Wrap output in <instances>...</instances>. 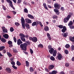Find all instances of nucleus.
<instances>
[{"label":"nucleus","instance_id":"nucleus-53","mask_svg":"<svg viewBox=\"0 0 74 74\" xmlns=\"http://www.w3.org/2000/svg\"><path fill=\"white\" fill-rule=\"evenodd\" d=\"M48 49H51V48H52V46H51V45H49V46H48Z\"/></svg>","mask_w":74,"mask_h":74},{"label":"nucleus","instance_id":"nucleus-31","mask_svg":"<svg viewBox=\"0 0 74 74\" xmlns=\"http://www.w3.org/2000/svg\"><path fill=\"white\" fill-rule=\"evenodd\" d=\"M38 47L39 48H42L43 47V46L42 45L40 44L38 45Z\"/></svg>","mask_w":74,"mask_h":74},{"label":"nucleus","instance_id":"nucleus-5","mask_svg":"<svg viewBox=\"0 0 74 74\" xmlns=\"http://www.w3.org/2000/svg\"><path fill=\"white\" fill-rule=\"evenodd\" d=\"M19 36H21L23 37L27 38V39L29 38V35H25L22 33H21L19 34Z\"/></svg>","mask_w":74,"mask_h":74},{"label":"nucleus","instance_id":"nucleus-9","mask_svg":"<svg viewBox=\"0 0 74 74\" xmlns=\"http://www.w3.org/2000/svg\"><path fill=\"white\" fill-rule=\"evenodd\" d=\"M23 43V42L21 39H19L17 40V44L18 45H20L21 44H22Z\"/></svg>","mask_w":74,"mask_h":74},{"label":"nucleus","instance_id":"nucleus-1","mask_svg":"<svg viewBox=\"0 0 74 74\" xmlns=\"http://www.w3.org/2000/svg\"><path fill=\"white\" fill-rule=\"evenodd\" d=\"M27 45V44L24 43V44H21L20 45V47L22 50L24 51H26V46Z\"/></svg>","mask_w":74,"mask_h":74},{"label":"nucleus","instance_id":"nucleus-46","mask_svg":"<svg viewBox=\"0 0 74 74\" xmlns=\"http://www.w3.org/2000/svg\"><path fill=\"white\" fill-rule=\"evenodd\" d=\"M64 52L66 54H68L69 53V51L67 50H65L64 51Z\"/></svg>","mask_w":74,"mask_h":74},{"label":"nucleus","instance_id":"nucleus-17","mask_svg":"<svg viewBox=\"0 0 74 74\" xmlns=\"http://www.w3.org/2000/svg\"><path fill=\"white\" fill-rule=\"evenodd\" d=\"M54 49L53 48H51V49L50 50H49V52L51 54H52L53 53V51H54Z\"/></svg>","mask_w":74,"mask_h":74},{"label":"nucleus","instance_id":"nucleus-7","mask_svg":"<svg viewBox=\"0 0 74 74\" xmlns=\"http://www.w3.org/2000/svg\"><path fill=\"white\" fill-rule=\"evenodd\" d=\"M25 21L28 23H32V20L28 18H25Z\"/></svg>","mask_w":74,"mask_h":74},{"label":"nucleus","instance_id":"nucleus-16","mask_svg":"<svg viewBox=\"0 0 74 74\" xmlns=\"http://www.w3.org/2000/svg\"><path fill=\"white\" fill-rule=\"evenodd\" d=\"M58 73V71H56L54 70L52 72H49V74H56Z\"/></svg>","mask_w":74,"mask_h":74},{"label":"nucleus","instance_id":"nucleus-3","mask_svg":"<svg viewBox=\"0 0 74 74\" xmlns=\"http://www.w3.org/2000/svg\"><path fill=\"white\" fill-rule=\"evenodd\" d=\"M6 1L8 3L9 5H10L11 7L13 8V10H15V8L13 6V4H12V2L10 0H6Z\"/></svg>","mask_w":74,"mask_h":74},{"label":"nucleus","instance_id":"nucleus-4","mask_svg":"<svg viewBox=\"0 0 74 74\" xmlns=\"http://www.w3.org/2000/svg\"><path fill=\"white\" fill-rule=\"evenodd\" d=\"M71 17V15L69 14L68 15L67 17H66L64 18V22H65V23H67V22L69 20V19L70 18V17Z\"/></svg>","mask_w":74,"mask_h":74},{"label":"nucleus","instance_id":"nucleus-56","mask_svg":"<svg viewBox=\"0 0 74 74\" xmlns=\"http://www.w3.org/2000/svg\"><path fill=\"white\" fill-rule=\"evenodd\" d=\"M69 27H70V29H74V26H72L71 25Z\"/></svg>","mask_w":74,"mask_h":74},{"label":"nucleus","instance_id":"nucleus-34","mask_svg":"<svg viewBox=\"0 0 74 74\" xmlns=\"http://www.w3.org/2000/svg\"><path fill=\"white\" fill-rule=\"evenodd\" d=\"M57 26L59 27L60 29H62L63 28V25H57Z\"/></svg>","mask_w":74,"mask_h":74},{"label":"nucleus","instance_id":"nucleus-63","mask_svg":"<svg viewBox=\"0 0 74 74\" xmlns=\"http://www.w3.org/2000/svg\"><path fill=\"white\" fill-rule=\"evenodd\" d=\"M47 6L48 7V8H52V7L50 6L49 5H48Z\"/></svg>","mask_w":74,"mask_h":74},{"label":"nucleus","instance_id":"nucleus-14","mask_svg":"<svg viewBox=\"0 0 74 74\" xmlns=\"http://www.w3.org/2000/svg\"><path fill=\"white\" fill-rule=\"evenodd\" d=\"M3 37L5 38H6V39H7V38H8V37H9V36H8V35L7 34H5L4 35H3Z\"/></svg>","mask_w":74,"mask_h":74},{"label":"nucleus","instance_id":"nucleus-25","mask_svg":"<svg viewBox=\"0 0 74 74\" xmlns=\"http://www.w3.org/2000/svg\"><path fill=\"white\" fill-rule=\"evenodd\" d=\"M28 16L29 18H30V19H34V17L31 14H28Z\"/></svg>","mask_w":74,"mask_h":74},{"label":"nucleus","instance_id":"nucleus-10","mask_svg":"<svg viewBox=\"0 0 74 74\" xmlns=\"http://www.w3.org/2000/svg\"><path fill=\"white\" fill-rule=\"evenodd\" d=\"M8 44L9 45H10L9 46V47H12L13 45H12V42L10 40H9L8 42Z\"/></svg>","mask_w":74,"mask_h":74},{"label":"nucleus","instance_id":"nucleus-48","mask_svg":"<svg viewBox=\"0 0 74 74\" xmlns=\"http://www.w3.org/2000/svg\"><path fill=\"white\" fill-rule=\"evenodd\" d=\"M60 10L61 11H64V7H62L61 8Z\"/></svg>","mask_w":74,"mask_h":74},{"label":"nucleus","instance_id":"nucleus-28","mask_svg":"<svg viewBox=\"0 0 74 74\" xmlns=\"http://www.w3.org/2000/svg\"><path fill=\"white\" fill-rule=\"evenodd\" d=\"M1 41L3 42H5L6 40L5 39L3 38H2L1 39Z\"/></svg>","mask_w":74,"mask_h":74},{"label":"nucleus","instance_id":"nucleus-35","mask_svg":"<svg viewBox=\"0 0 74 74\" xmlns=\"http://www.w3.org/2000/svg\"><path fill=\"white\" fill-rule=\"evenodd\" d=\"M37 24V23L36 22H34L33 23H32V26H36V24Z\"/></svg>","mask_w":74,"mask_h":74},{"label":"nucleus","instance_id":"nucleus-38","mask_svg":"<svg viewBox=\"0 0 74 74\" xmlns=\"http://www.w3.org/2000/svg\"><path fill=\"white\" fill-rule=\"evenodd\" d=\"M10 30L11 32H14V28H13V27H11L10 28Z\"/></svg>","mask_w":74,"mask_h":74},{"label":"nucleus","instance_id":"nucleus-58","mask_svg":"<svg viewBox=\"0 0 74 74\" xmlns=\"http://www.w3.org/2000/svg\"><path fill=\"white\" fill-rule=\"evenodd\" d=\"M18 2H17V3L19 4V3H21V0H18Z\"/></svg>","mask_w":74,"mask_h":74},{"label":"nucleus","instance_id":"nucleus-57","mask_svg":"<svg viewBox=\"0 0 74 74\" xmlns=\"http://www.w3.org/2000/svg\"><path fill=\"white\" fill-rule=\"evenodd\" d=\"M29 40H31L32 41L33 40V38L31 37H29Z\"/></svg>","mask_w":74,"mask_h":74},{"label":"nucleus","instance_id":"nucleus-27","mask_svg":"<svg viewBox=\"0 0 74 74\" xmlns=\"http://www.w3.org/2000/svg\"><path fill=\"white\" fill-rule=\"evenodd\" d=\"M29 71L30 72H33L34 71V69L32 67H30L29 68Z\"/></svg>","mask_w":74,"mask_h":74},{"label":"nucleus","instance_id":"nucleus-55","mask_svg":"<svg viewBox=\"0 0 74 74\" xmlns=\"http://www.w3.org/2000/svg\"><path fill=\"white\" fill-rule=\"evenodd\" d=\"M39 23L40 26H41V27H43V25H42L41 22H39Z\"/></svg>","mask_w":74,"mask_h":74},{"label":"nucleus","instance_id":"nucleus-62","mask_svg":"<svg viewBox=\"0 0 74 74\" xmlns=\"http://www.w3.org/2000/svg\"><path fill=\"white\" fill-rule=\"evenodd\" d=\"M6 17L7 18H8V19H10V18H11V16H6Z\"/></svg>","mask_w":74,"mask_h":74},{"label":"nucleus","instance_id":"nucleus-19","mask_svg":"<svg viewBox=\"0 0 74 74\" xmlns=\"http://www.w3.org/2000/svg\"><path fill=\"white\" fill-rule=\"evenodd\" d=\"M25 26L27 28V29H30V25H29V24H27V23H26L25 24Z\"/></svg>","mask_w":74,"mask_h":74},{"label":"nucleus","instance_id":"nucleus-36","mask_svg":"<svg viewBox=\"0 0 74 74\" xmlns=\"http://www.w3.org/2000/svg\"><path fill=\"white\" fill-rule=\"evenodd\" d=\"M73 24V21H70L68 24V26H71Z\"/></svg>","mask_w":74,"mask_h":74},{"label":"nucleus","instance_id":"nucleus-24","mask_svg":"<svg viewBox=\"0 0 74 74\" xmlns=\"http://www.w3.org/2000/svg\"><path fill=\"white\" fill-rule=\"evenodd\" d=\"M47 37H48V38L49 40H51V36H50V34H49V33H47Z\"/></svg>","mask_w":74,"mask_h":74},{"label":"nucleus","instance_id":"nucleus-61","mask_svg":"<svg viewBox=\"0 0 74 74\" xmlns=\"http://www.w3.org/2000/svg\"><path fill=\"white\" fill-rule=\"evenodd\" d=\"M6 52V51L5 49H4L3 50V53H5Z\"/></svg>","mask_w":74,"mask_h":74},{"label":"nucleus","instance_id":"nucleus-44","mask_svg":"<svg viewBox=\"0 0 74 74\" xmlns=\"http://www.w3.org/2000/svg\"><path fill=\"white\" fill-rule=\"evenodd\" d=\"M25 12L26 13H28V10H27V9L26 8H25L24 10Z\"/></svg>","mask_w":74,"mask_h":74},{"label":"nucleus","instance_id":"nucleus-43","mask_svg":"<svg viewBox=\"0 0 74 74\" xmlns=\"http://www.w3.org/2000/svg\"><path fill=\"white\" fill-rule=\"evenodd\" d=\"M12 67L13 69H15V70H17V67L15 66L14 65H12Z\"/></svg>","mask_w":74,"mask_h":74},{"label":"nucleus","instance_id":"nucleus-15","mask_svg":"<svg viewBox=\"0 0 74 74\" xmlns=\"http://www.w3.org/2000/svg\"><path fill=\"white\" fill-rule=\"evenodd\" d=\"M21 22L22 24H25V19L23 18V17H22L21 19Z\"/></svg>","mask_w":74,"mask_h":74},{"label":"nucleus","instance_id":"nucleus-54","mask_svg":"<svg viewBox=\"0 0 74 74\" xmlns=\"http://www.w3.org/2000/svg\"><path fill=\"white\" fill-rule=\"evenodd\" d=\"M51 3V0H47V3L48 4H50Z\"/></svg>","mask_w":74,"mask_h":74},{"label":"nucleus","instance_id":"nucleus-21","mask_svg":"<svg viewBox=\"0 0 74 74\" xmlns=\"http://www.w3.org/2000/svg\"><path fill=\"white\" fill-rule=\"evenodd\" d=\"M20 38L22 41L23 42H25V41H26V39L25 38L21 36H20Z\"/></svg>","mask_w":74,"mask_h":74},{"label":"nucleus","instance_id":"nucleus-8","mask_svg":"<svg viewBox=\"0 0 74 74\" xmlns=\"http://www.w3.org/2000/svg\"><path fill=\"white\" fill-rule=\"evenodd\" d=\"M57 57L59 60H61V59L62 58V55L61 54L59 53L58 54V55Z\"/></svg>","mask_w":74,"mask_h":74},{"label":"nucleus","instance_id":"nucleus-2","mask_svg":"<svg viewBox=\"0 0 74 74\" xmlns=\"http://www.w3.org/2000/svg\"><path fill=\"white\" fill-rule=\"evenodd\" d=\"M60 5L58 4V3H56L54 4V7L56 9L59 10L60 8Z\"/></svg>","mask_w":74,"mask_h":74},{"label":"nucleus","instance_id":"nucleus-29","mask_svg":"<svg viewBox=\"0 0 74 74\" xmlns=\"http://www.w3.org/2000/svg\"><path fill=\"white\" fill-rule=\"evenodd\" d=\"M25 63L27 67H29V62L27 61H25Z\"/></svg>","mask_w":74,"mask_h":74},{"label":"nucleus","instance_id":"nucleus-23","mask_svg":"<svg viewBox=\"0 0 74 74\" xmlns=\"http://www.w3.org/2000/svg\"><path fill=\"white\" fill-rule=\"evenodd\" d=\"M6 71L8 73H10L11 72V69L9 68L6 69Z\"/></svg>","mask_w":74,"mask_h":74},{"label":"nucleus","instance_id":"nucleus-60","mask_svg":"<svg viewBox=\"0 0 74 74\" xmlns=\"http://www.w3.org/2000/svg\"><path fill=\"white\" fill-rule=\"evenodd\" d=\"M60 74H65V73H64V72L62 71L61 72Z\"/></svg>","mask_w":74,"mask_h":74},{"label":"nucleus","instance_id":"nucleus-59","mask_svg":"<svg viewBox=\"0 0 74 74\" xmlns=\"http://www.w3.org/2000/svg\"><path fill=\"white\" fill-rule=\"evenodd\" d=\"M12 12H13L14 14H16V12L14 11H12Z\"/></svg>","mask_w":74,"mask_h":74},{"label":"nucleus","instance_id":"nucleus-26","mask_svg":"<svg viewBox=\"0 0 74 74\" xmlns=\"http://www.w3.org/2000/svg\"><path fill=\"white\" fill-rule=\"evenodd\" d=\"M44 29L45 31H48L49 30V27H48V26H46L45 27Z\"/></svg>","mask_w":74,"mask_h":74},{"label":"nucleus","instance_id":"nucleus-37","mask_svg":"<svg viewBox=\"0 0 74 74\" xmlns=\"http://www.w3.org/2000/svg\"><path fill=\"white\" fill-rule=\"evenodd\" d=\"M16 64L18 66H21V63L19 61H17V62Z\"/></svg>","mask_w":74,"mask_h":74},{"label":"nucleus","instance_id":"nucleus-42","mask_svg":"<svg viewBox=\"0 0 74 74\" xmlns=\"http://www.w3.org/2000/svg\"><path fill=\"white\" fill-rule=\"evenodd\" d=\"M71 50L72 51H74V45H72L71 46Z\"/></svg>","mask_w":74,"mask_h":74},{"label":"nucleus","instance_id":"nucleus-20","mask_svg":"<svg viewBox=\"0 0 74 74\" xmlns=\"http://www.w3.org/2000/svg\"><path fill=\"white\" fill-rule=\"evenodd\" d=\"M54 65H51L49 66V70H52V69H53V68H54Z\"/></svg>","mask_w":74,"mask_h":74},{"label":"nucleus","instance_id":"nucleus-33","mask_svg":"<svg viewBox=\"0 0 74 74\" xmlns=\"http://www.w3.org/2000/svg\"><path fill=\"white\" fill-rule=\"evenodd\" d=\"M50 59L51 60H53V61L55 60V58L53 57V56H51L50 58Z\"/></svg>","mask_w":74,"mask_h":74},{"label":"nucleus","instance_id":"nucleus-6","mask_svg":"<svg viewBox=\"0 0 74 74\" xmlns=\"http://www.w3.org/2000/svg\"><path fill=\"white\" fill-rule=\"evenodd\" d=\"M2 29L3 32H4V33H6L8 32V30L5 27H2Z\"/></svg>","mask_w":74,"mask_h":74},{"label":"nucleus","instance_id":"nucleus-18","mask_svg":"<svg viewBox=\"0 0 74 74\" xmlns=\"http://www.w3.org/2000/svg\"><path fill=\"white\" fill-rule=\"evenodd\" d=\"M53 53V56H56V54L57 53V51H56V50H54Z\"/></svg>","mask_w":74,"mask_h":74},{"label":"nucleus","instance_id":"nucleus-47","mask_svg":"<svg viewBox=\"0 0 74 74\" xmlns=\"http://www.w3.org/2000/svg\"><path fill=\"white\" fill-rule=\"evenodd\" d=\"M30 51L31 53V54H33V51L32 49H30Z\"/></svg>","mask_w":74,"mask_h":74},{"label":"nucleus","instance_id":"nucleus-52","mask_svg":"<svg viewBox=\"0 0 74 74\" xmlns=\"http://www.w3.org/2000/svg\"><path fill=\"white\" fill-rule=\"evenodd\" d=\"M22 27L23 29H25V24H22Z\"/></svg>","mask_w":74,"mask_h":74},{"label":"nucleus","instance_id":"nucleus-51","mask_svg":"<svg viewBox=\"0 0 74 74\" xmlns=\"http://www.w3.org/2000/svg\"><path fill=\"white\" fill-rule=\"evenodd\" d=\"M58 18V16H53L52 18L53 19H55Z\"/></svg>","mask_w":74,"mask_h":74},{"label":"nucleus","instance_id":"nucleus-50","mask_svg":"<svg viewBox=\"0 0 74 74\" xmlns=\"http://www.w3.org/2000/svg\"><path fill=\"white\" fill-rule=\"evenodd\" d=\"M15 25L16 26H19V23H18L16 22L15 23Z\"/></svg>","mask_w":74,"mask_h":74},{"label":"nucleus","instance_id":"nucleus-32","mask_svg":"<svg viewBox=\"0 0 74 74\" xmlns=\"http://www.w3.org/2000/svg\"><path fill=\"white\" fill-rule=\"evenodd\" d=\"M7 54L8 55V56H9V57H11L12 56V54L10 53V52H7Z\"/></svg>","mask_w":74,"mask_h":74},{"label":"nucleus","instance_id":"nucleus-41","mask_svg":"<svg viewBox=\"0 0 74 74\" xmlns=\"http://www.w3.org/2000/svg\"><path fill=\"white\" fill-rule=\"evenodd\" d=\"M66 48H69L70 47V45L69 44H67L65 45Z\"/></svg>","mask_w":74,"mask_h":74},{"label":"nucleus","instance_id":"nucleus-49","mask_svg":"<svg viewBox=\"0 0 74 74\" xmlns=\"http://www.w3.org/2000/svg\"><path fill=\"white\" fill-rule=\"evenodd\" d=\"M13 40L15 42H16V38H15V37H13Z\"/></svg>","mask_w":74,"mask_h":74},{"label":"nucleus","instance_id":"nucleus-12","mask_svg":"<svg viewBox=\"0 0 74 74\" xmlns=\"http://www.w3.org/2000/svg\"><path fill=\"white\" fill-rule=\"evenodd\" d=\"M66 30H67L66 27L65 26H64L63 29L62 30V33H65Z\"/></svg>","mask_w":74,"mask_h":74},{"label":"nucleus","instance_id":"nucleus-13","mask_svg":"<svg viewBox=\"0 0 74 74\" xmlns=\"http://www.w3.org/2000/svg\"><path fill=\"white\" fill-rule=\"evenodd\" d=\"M68 34H69V33L68 32H67L62 34V36H63L64 37H66L68 36Z\"/></svg>","mask_w":74,"mask_h":74},{"label":"nucleus","instance_id":"nucleus-30","mask_svg":"<svg viewBox=\"0 0 74 74\" xmlns=\"http://www.w3.org/2000/svg\"><path fill=\"white\" fill-rule=\"evenodd\" d=\"M5 48V47L4 46H2L0 47V51H2L3 49H4Z\"/></svg>","mask_w":74,"mask_h":74},{"label":"nucleus","instance_id":"nucleus-11","mask_svg":"<svg viewBox=\"0 0 74 74\" xmlns=\"http://www.w3.org/2000/svg\"><path fill=\"white\" fill-rule=\"evenodd\" d=\"M38 40L37 38L36 37H34L33 38L32 41L33 42H36Z\"/></svg>","mask_w":74,"mask_h":74},{"label":"nucleus","instance_id":"nucleus-22","mask_svg":"<svg viewBox=\"0 0 74 74\" xmlns=\"http://www.w3.org/2000/svg\"><path fill=\"white\" fill-rule=\"evenodd\" d=\"M43 5L45 9H46V10H48V8L47 6V5H46V3H44L43 4Z\"/></svg>","mask_w":74,"mask_h":74},{"label":"nucleus","instance_id":"nucleus-40","mask_svg":"<svg viewBox=\"0 0 74 74\" xmlns=\"http://www.w3.org/2000/svg\"><path fill=\"white\" fill-rule=\"evenodd\" d=\"M11 63L13 66H15V63L14 61H12Z\"/></svg>","mask_w":74,"mask_h":74},{"label":"nucleus","instance_id":"nucleus-39","mask_svg":"<svg viewBox=\"0 0 74 74\" xmlns=\"http://www.w3.org/2000/svg\"><path fill=\"white\" fill-rule=\"evenodd\" d=\"M54 12H56V13H57V12H59V10H58V9H54Z\"/></svg>","mask_w":74,"mask_h":74},{"label":"nucleus","instance_id":"nucleus-45","mask_svg":"<svg viewBox=\"0 0 74 74\" xmlns=\"http://www.w3.org/2000/svg\"><path fill=\"white\" fill-rule=\"evenodd\" d=\"M65 66H66V67H69V66H70V64H69V63H67L65 64Z\"/></svg>","mask_w":74,"mask_h":74},{"label":"nucleus","instance_id":"nucleus-64","mask_svg":"<svg viewBox=\"0 0 74 74\" xmlns=\"http://www.w3.org/2000/svg\"><path fill=\"white\" fill-rule=\"evenodd\" d=\"M72 60L73 61H74V57H73V58H72Z\"/></svg>","mask_w":74,"mask_h":74}]
</instances>
